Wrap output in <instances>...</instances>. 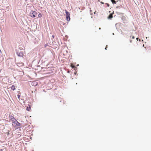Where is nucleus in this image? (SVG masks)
I'll use <instances>...</instances> for the list:
<instances>
[{"mask_svg": "<svg viewBox=\"0 0 151 151\" xmlns=\"http://www.w3.org/2000/svg\"><path fill=\"white\" fill-rule=\"evenodd\" d=\"M130 37H131V38H132V39H134L135 38L134 37V36H130Z\"/></svg>", "mask_w": 151, "mask_h": 151, "instance_id": "11", "label": "nucleus"}, {"mask_svg": "<svg viewBox=\"0 0 151 151\" xmlns=\"http://www.w3.org/2000/svg\"><path fill=\"white\" fill-rule=\"evenodd\" d=\"M139 41H140V39H139Z\"/></svg>", "mask_w": 151, "mask_h": 151, "instance_id": "16", "label": "nucleus"}, {"mask_svg": "<svg viewBox=\"0 0 151 151\" xmlns=\"http://www.w3.org/2000/svg\"><path fill=\"white\" fill-rule=\"evenodd\" d=\"M9 118L10 120L13 123H15L16 122L18 123L13 116L12 115L9 116Z\"/></svg>", "mask_w": 151, "mask_h": 151, "instance_id": "2", "label": "nucleus"}, {"mask_svg": "<svg viewBox=\"0 0 151 151\" xmlns=\"http://www.w3.org/2000/svg\"><path fill=\"white\" fill-rule=\"evenodd\" d=\"M20 95H19V94H18L17 95V97H18V99H19V100H20Z\"/></svg>", "mask_w": 151, "mask_h": 151, "instance_id": "10", "label": "nucleus"}, {"mask_svg": "<svg viewBox=\"0 0 151 151\" xmlns=\"http://www.w3.org/2000/svg\"><path fill=\"white\" fill-rule=\"evenodd\" d=\"M65 12L66 13V19L68 21H70V13L68 12L66 10H65Z\"/></svg>", "mask_w": 151, "mask_h": 151, "instance_id": "1", "label": "nucleus"}, {"mask_svg": "<svg viewBox=\"0 0 151 151\" xmlns=\"http://www.w3.org/2000/svg\"><path fill=\"white\" fill-rule=\"evenodd\" d=\"M114 14V12H113L112 13L110 14L109 16H108V19H111L113 17V14Z\"/></svg>", "mask_w": 151, "mask_h": 151, "instance_id": "4", "label": "nucleus"}, {"mask_svg": "<svg viewBox=\"0 0 151 151\" xmlns=\"http://www.w3.org/2000/svg\"><path fill=\"white\" fill-rule=\"evenodd\" d=\"M11 89L13 91L14 90L16 89L15 86L14 85H13L11 87Z\"/></svg>", "mask_w": 151, "mask_h": 151, "instance_id": "5", "label": "nucleus"}, {"mask_svg": "<svg viewBox=\"0 0 151 151\" xmlns=\"http://www.w3.org/2000/svg\"><path fill=\"white\" fill-rule=\"evenodd\" d=\"M71 66L72 68H74L75 67V66L72 64H71Z\"/></svg>", "mask_w": 151, "mask_h": 151, "instance_id": "8", "label": "nucleus"}, {"mask_svg": "<svg viewBox=\"0 0 151 151\" xmlns=\"http://www.w3.org/2000/svg\"><path fill=\"white\" fill-rule=\"evenodd\" d=\"M31 108L30 106H29V107H27V110L29 111H30L31 110Z\"/></svg>", "mask_w": 151, "mask_h": 151, "instance_id": "6", "label": "nucleus"}, {"mask_svg": "<svg viewBox=\"0 0 151 151\" xmlns=\"http://www.w3.org/2000/svg\"><path fill=\"white\" fill-rule=\"evenodd\" d=\"M107 45L106 46V47H105V50H106V48H107Z\"/></svg>", "mask_w": 151, "mask_h": 151, "instance_id": "13", "label": "nucleus"}, {"mask_svg": "<svg viewBox=\"0 0 151 151\" xmlns=\"http://www.w3.org/2000/svg\"><path fill=\"white\" fill-rule=\"evenodd\" d=\"M111 1L112 2V3L113 4H115L116 3V2L114 0H111Z\"/></svg>", "mask_w": 151, "mask_h": 151, "instance_id": "7", "label": "nucleus"}, {"mask_svg": "<svg viewBox=\"0 0 151 151\" xmlns=\"http://www.w3.org/2000/svg\"><path fill=\"white\" fill-rule=\"evenodd\" d=\"M30 16L32 17H35L37 16V13L35 11H32L30 13Z\"/></svg>", "mask_w": 151, "mask_h": 151, "instance_id": "3", "label": "nucleus"}, {"mask_svg": "<svg viewBox=\"0 0 151 151\" xmlns=\"http://www.w3.org/2000/svg\"><path fill=\"white\" fill-rule=\"evenodd\" d=\"M42 17V16L41 15V14H39L38 15V17Z\"/></svg>", "mask_w": 151, "mask_h": 151, "instance_id": "9", "label": "nucleus"}, {"mask_svg": "<svg viewBox=\"0 0 151 151\" xmlns=\"http://www.w3.org/2000/svg\"><path fill=\"white\" fill-rule=\"evenodd\" d=\"M130 42L131 43L132 42V40H130Z\"/></svg>", "mask_w": 151, "mask_h": 151, "instance_id": "14", "label": "nucleus"}, {"mask_svg": "<svg viewBox=\"0 0 151 151\" xmlns=\"http://www.w3.org/2000/svg\"><path fill=\"white\" fill-rule=\"evenodd\" d=\"M0 151H2V149H1L0 150Z\"/></svg>", "mask_w": 151, "mask_h": 151, "instance_id": "17", "label": "nucleus"}, {"mask_svg": "<svg viewBox=\"0 0 151 151\" xmlns=\"http://www.w3.org/2000/svg\"><path fill=\"white\" fill-rule=\"evenodd\" d=\"M21 54L22 55H23V53H22V52H21V53H19V56H22V55H21Z\"/></svg>", "mask_w": 151, "mask_h": 151, "instance_id": "12", "label": "nucleus"}, {"mask_svg": "<svg viewBox=\"0 0 151 151\" xmlns=\"http://www.w3.org/2000/svg\"><path fill=\"white\" fill-rule=\"evenodd\" d=\"M138 39V38H136V40H137Z\"/></svg>", "mask_w": 151, "mask_h": 151, "instance_id": "15", "label": "nucleus"}]
</instances>
